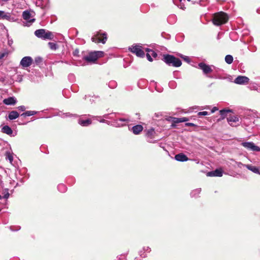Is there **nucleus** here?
Masks as SVG:
<instances>
[{
    "label": "nucleus",
    "instance_id": "1",
    "mask_svg": "<svg viewBox=\"0 0 260 260\" xmlns=\"http://www.w3.org/2000/svg\"><path fill=\"white\" fill-rule=\"evenodd\" d=\"M229 20L228 15L223 12H219L214 14L212 22L216 26H220L225 23Z\"/></svg>",
    "mask_w": 260,
    "mask_h": 260
},
{
    "label": "nucleus",
    "instance_id": "2",
    "mask_svg": "<svg viewBox=\"0 0 260 260\" xmlns=\"http://www.w3.org/2000/svg\"><path fill=\"white\" fill-rule=\"evenodd\" d=\"M163 58L164 61L169 66L179 67L182 64L181 60L172 55L165 54Z\"/></svg>",
    "mask_w": 260,
    "mask_h": 260
},
{
    "label": "nucleus",
    "instance_id": "3",
    "mask_svg": "<svg viewBox=\"0 0 260 260\" xmlns=\"http://www.w3.org/2000/svg\"><path fill=\"white\" fill-rule=\"evenodd\" d=\"M35 36L38 38L42 40H52L54 38V35L51 31L47 30L45 29H37L34 32Z\"/></svg>",
    "mask_w": 260,
    "mask_h": 260
},
{
    "label": "nucleus",
    "instance_id": "4",
    "mask_svg": "<svg viewBox=\"0 0 260 260\" xmlns=\"http://www.w3.org/2000/svg\"><path fill=\"white\" fill-rule=\"evenodd\" d=\"M107 40V36L106 32L101 33L100 31H97L94 36L91 38V41L95 43H102L104 44Z\"/></svg>",
    "mask_w": 260,
    "mask_h": 260
},
{
    "label": "nucleus",
    "instance_id": "5",
    "mask_svg": "<svg viewBox=\"0 0 260 260\" xmlns=\"http://www.w3.org/2000/svg\"><path fill=\"white\" fill-rule=\"evenodd\" d=\"M128 50L133 53L135 54L138 57L143 58L145 56V53L142 50L141 45L136 44L129 47Z\"/></svg>",
    "mask_w": 260,
    "mask_h": 260
},
{
    "label": "nucleus",
    "instance_id": "6",
    "mask_svg": "<svg viewBox=\"0 0 260 260\" xmlns=\"http://www.w3.org/2000/svg\"><path fill=\"white\" fill-rule=\"evenodd\" d=\"M31 14L30 12L27 10L24 11L22 13L23 18L26 20V22H23V25L25 26H29L35 21V18L30 19Z\"/></svg>",
    "mask_w": 260,
    "mask_h": 260
},
{
    "label": "nucleus",
    "instance_id": "7",
    "mask_svg": "<svg viewBox=\"0 0 260 260\" xmlns=\"http://www.w3.org/2000/svg\"><path fill=\"white\" fill-rule=\"evenodd\" d=\"M241 145L247 149L248 150H251L253 151L259 152L260 151V147L257 146H256L253 142H242Z\"/></svg>",
    "mask_w": 260,
    "mask_h": 260
},
{
    "label": "nucleus",
    "instance_id": "8",
    "mask_svg": "<svg viewBox=\"0 0 260 260\" xmlns=\"http://www.w3.org/2000/svg\"><path fill=\"white\" fill-rule=\"evenodd\" d=\"M129 120L127 118H119L114 119L113 121L110 122V124L114 127H122L126 125L123 122H128Z\"/></svg>",
    "mask_w": 260,
    "mask_h": 260
},
{
    "label": "nucleus",
    "instance_id": "9",
    "mask_svg": "<svg viewBox=\"0 0 260 260\" xmlns=\"http://www.w3.org/2000/svg\"><path fill=\"white\" fill-rule=\"evenodd\" d=\"M82 59L87 62H94L98 59V57L95 53L91 51L88 55L83 56Z\"/></svg>",
    "mask_w": 260,
    "mask_h": 260
},
{
    "label": "nucleus",
    "instance_id": "10",
    "mask_svg": "<svg viewBox=\"0 0 260 260\" xmlns=\"http://www.w3.org/2000/svg\"><path fill=\"white\" fill-rule=\"evenodd\" d=\"M199 69L202 70L204 74H208L211 73L213 70L211 68V66L206 64L205 63L202 62L198 64Z\"/></svg>",
    "mask_w": 260,
    "mask_h": 260
},
{
    "label": "nucleus",
    "instance_id": "11",
    "mask_svg": "<svg viewBox=\"0 0 260 260\" xmlns=\"http://www.w3.org/2000/svg\"><path fill=\"white\" fill-rule=\"evenodd\" d=\"M33 61L32 58L30 56H25L22 58L20 64L23 68L29 67Z\"/></svg>",
    "mask_w": 260,
    "mask_h": 260
},
{
    "label": "nucleus",
    "instance_id": "12",
    "mask_svg": "<svg viewBox=\"0 0 260 260\" xmlns=\"http://www.w3.org/2000/svg\"><path fill=\"white\" fill-rule=\"evenodd\" d=\"M249 79L244 76H239L235 80L234 83L237 84L243 85L249 82Z\"/></svg>",
    "mask_w": 260,
    "mask_h": 260
},
{
    "label": "nucleus",
    "instance_id": "13",
    "mask_svg": "<svg viewBox=\"0 0 260 260\" xmlns=\"http://www.w3.org/2000/svg\"><path fill=\"white\" fill-rule=\"evenodd\" d=\"M223 175V171L221 169H217L214 171L209 172L207 173L208 176L210 177H221Z\"/></svg>",
    "mask_w": 260,
    "mask_h": 260
},
{
    "label": "nucleus",
    "instance_id": "14",
    "mask_svg": "<svg viewBox=\"0 0 260 260\" xmlns=\"http://www.w3.org/2000/svg\"><path fill=\"white\" fill-rule=\"evenodd\" d=\"M17 103L16 99L14 96H10L3 100V103L6 105H14Z\"/></svg>",
    "mask_w": 260,
    "mask_h": 260
},
{
    "label": "nucleus",
    "instance_id": "15",
    "mask_svg": "<svg viewBox=\"0 0 260 260\" xmlns=\"http://www.w3.org/2000/svg\"><path fill=\"white\" fill-rule=\"evenodd\" d=\"M78 124L82 126L87 127L92 123V121L90 119H83L80 118L78 120Z\"/></svg>",
    "mask_w": 260,
    "mask_h": 260
},
{
    "label": "nucleus",
    "instance_id": "16",
    "mask_svg": "<svg viewBox=\"0 0 260 260\" xmlns=\"http://www.w3.org/2000/svg\"><path fill=\"white\" fill-rule=\"evenodd\" d=\"M175 159L177 161H181V162H184L187 161L189 159L187 157V156L184 154V153H180L179 154H176L175 156Z\"/></svg>",
    "mask_w": 260,
    "mask_h": 260
},
{
    "label": "nucleus",
    "instance_id": "17",
    "mask_svg": "<svg viewBox=\"0 0 260 260\" xmlns=\"http://www.w3.org/2000/svg\"><path fill=\"white\" fill-rule=\"evenodd\" d=\"M143 129V126L141 125L137 124L132 127V132L135 135H138L140 132L142 131Z\"/></svg>",
    "mask_w": 260,
    "mask_h": 260
},
{
    "label": "nucleus",
    "instance_id": "18",
    "mask_svg": "<svg viewBox=\"0 0 260 260\" xmlns=\"http://www.w3.org/2000/svg\"><path fill=\"white\" fill-rule=\"evenodd\" d=\"M1 132L3 133L6 134L8 135L11 136L13 134L12 128L8 125H5L2 127Z\"/></svg>",
    "mask_w": 260,
    "mask_h": 260
},
{
    "label": "nucleus",
    "instance_id": "19",
    "mask_svg": "<svg viewBox=\"0 0 260 260\" xmlns=\"http://www.w3.org/2000/svg\"><path fill=\"white\" fill-rule=\"evenodd\" d=\"M240 165H243L245 167H246L249 170L252 171L253 173L256 174L258 172V168L255 166L250 165H243L241 162L239 163Z\"/></svg>",
    "mask_w": 260,
    "mask_h": 260
},
{
    "label": "nucleus",
    "instance_id": "20",
    "mask_svg": "<svg viewBox=\"0 0 260 260\" xmlns=\"http://www.w3.org/2000/svg\"><path fill=\"white\" fill-rule=\"evenodd\" d=\"M11 18V15L9 13L5 12L3 11L0 10V19L10 20Z\"/></svg>",
    "mask_w": 260,
    "mask_h": 260
},
{
    "label": "nucleus",
    "instance_id": "21",
    "mask_svg": "<svg viewBox=\"0 0 260 260\" xmlns=\"http://www.w3.org/2000/svg\"><path fill=\"white\" fill-rule=\"evenodd\" d=\"M19 116V114L16 111H12L9 113L8 118L12 120L16 119Z\"/></svg>",
    "mask_w": 260,
    "mask_h": 260
},
{
    "label": "nucleus",
    "instance_id": "22",
    "mask_svg": "<svg viewBox=\"0 0 260 260\" xmlns=\"http://www.w3.org/2000/svg\"><path fill=\"white\" fill-rule=\"evenodd\" d=\"M201 192V188H199L194 189L190 192V197L191 198H197L199 197V194H200Z\"/></svg>",
    "mask_w": 260,
    "mask_h": 260
},
{
    "label": "nucleus",
    "instance_id": "23",
    "mask_svg": "<svg viewBox=\"0 0 260 260\" xmlns=\"http://www.w3.org/2000/svg\"><path fill=\"white\" fill-rule=\"evenodd\" d=\"M61 118H64L67 117H71L76 118L78 117L79 116L76 114H72L69 112L68 113H63L62 114L60 115Z\"/></svg>",
    "mask_w": 260,
    "mask_h": 260
},
{
    "label": "nucleus",
    "instance_id": "24",
    "mask_svg": "<svg viewBox=\"0 0 260 260\" xmlns=\"http://www.w3.org/2000/svg\"><path fill=\"white\" fill-rule=\"evenodd\" d=\"M231 112H232V110H230V109L227 110V109H224L221 110L219 111V113L220 115V119H223L227 116V114L228 113Z\"/></svg>",
    "mask_w": 260,
    "mask_h": 260
},
{
    "label": "nucleus",
    "instance_id": "25",
    "mask_svg": "<svg viewBox=\"0 0 260 260\" xmlns=\"http://www.w3.org/2000/svg\"><path fill=\"white\" fill-rule=\"evenodd\" d=\"M188 120V119L186 117H181V118H177L174 117L173 118V122L175 123H179L180 122H185Z\"/></svg>",
    "mask_w": 260,
    "mask_h": 260
},
{
    "label": "nucleus",
    "instance_id": "26",
    "mask_svg": "<svg viewBox=\"0 0 260 260\" xmlns=\"http://www.w3.org/2000/svg\"><path fill=\"white\" fill-rule=\"evenodd\" d=\"M155 134V129H154V128L152 127V128L147 130L146 137V138H150L151 137H154V136Z\"/></svg>",
    "mask_w": 260,
    "mask_h": 260
},
{
    "label": "nucleus",
    "instance_id": "27",
    "mask_svg": "<svg viewBox=\"0 0 260 260\" xmlns=\"http://www.w3.org/2000/svg\"><path fill=\"white\" fill-rule=\"evenodd\" d=\"M229 123L230 122H236L239 121V117L237 116H230L227 118Z\"/></svg>",
    "mask_w": 260,
    "mask_h": 260
},
{
    "label": "nucleus",
    "instance_id": "28",
    "mask_svg": "<svg viewBox=\"0 0 260 260\" xmlns=\"http://www.w3.org/2000/svg\"><path fill=\"white\" fill-rule=\"evenodd\" d=\"M93 118L96 119L97 120H98L101 123H105L108 125L110 124V121L106 120L105 119H102V116H92Z\"/></svg>",
    "mask_w": 260,
    "mask_h": 260
},
{
    "label": "nucleus",
    "instance_id": "29",
    "mask_svg": "<svg viewBox=\"0 0 260 260\" xmlns=\"http://www.w3.org/2000/svg\"><path fill=\"white\" fill-rule=\"evenodd\" d=\"M57 189L58 191H60V192H64L67 190V187L63 184H59L57 186Z\"/></svg>",
    "mask_w": 260,
    "mask_h": 260
},
{
    "label": "nucleus",
    "instance_id": "30",
    "mask_svg": "<svg viewBox=\"0 0 260 260\" xmlns=\"http://www.w3.org/2000/svg\"><path fill=\"white\" fill-rule=\"evenodd\" d=\"M48 45L50 49L52 50H56L58 48L57 44L54 42H49Z\"/></svg>",
    "mask_w": 260,
    "mask_h": 260
},
{
    "label": "nucleus",
    "instance_id": "31",
    "mask_svg": "<svg viewBox=\"0 0 260 260\" xmlns=\"http://www.w3.org/2000/svg\"><path fill=\"white\" fill-rule=\"evenodd\" d=\"M225 61L228 64H231L233 61V57L231 55H226L225 57Z\"/></svg>",
    "mask_w": 260,
    "mask_h": 260
},
{
    "label": "nucleus",
    "instance_id": "32",
    "mask_svg": "<svg viewBox=\"0 0 260 260\" xmlns=\"http://www.w3.org/2000/svg\"><path fill=\"white\" fill-rule=\"evenodd\" d=\"M3 194H4V195L3 196L0 195V199H8L10 196L8 189H5L3 192Z\"/></svg>",
    "mask_w": 260,
    "mask_h": 260
},
{
    "label": "nucleus",
    "instance_id": "33",
    "mask_svg": "<svg viewBox=\"0 0 260 260\" xmlns=\"http://www.w3.org/2000/svg\"><path fill=\"white\" fill-rule=\"evenodd\" d=\"M6 158L8 159L11 164H12L13 160V157L9 152H6Z\"/></svg>",
    "mask_w": 260,
    "mask_h": 260
},
{
    "label": "nucleus",
    "instance_id": "34",
    "mask_svg": "<svg viewBox=\"0 0 260 260\" xmlns=\"http://www.w3.org/2000/svg\"><path fill=\"white\" fill-rule=\"evenodd\" d=\"M27 116H30L37 114L39 112L36 111H25Z\"/></svg>",
    "mask_w": 260,
    "mask_h": 260
},
{
    "label": "nucleus",
    "instance_id": "35",
    "mask_svg": "<svg viewBox=\"0 0 260 260\" xmlns=\"http://www.w3.org/2000/svg\"><path fill=\"white\" fill-rule=\"evenodd\" d=\"M113 115H115V113H110V114H106L105 115H104L102 117L104 118H106V119H113Z\"/></svg>",
    "mask_w": 260,
    "mask_h": 260
},
{
    "label": "nucleus",
    "instance_id": "36",
    "mask_svg": "<svg viewBox=\"0 0 260 260\" xmlns=\"http://www.w3.org/2000/svg\"><path fill=\"white\" fill-rule=\"evenodd\" d=\"M35 61L37 64H39L42 62V58L40 56H38L35 58Z\"/></svg>",
    "mask_w": 260,
    "mask_h": 260
},
{
    "label": "nucleus",
    "instance_id": "37",
    "mask_svg": "<svg viewBox=\"0 0 260 260\" xmlns=\"http://www.w3.org/2000/svg\"><path fill=\"white\" fill-rule=\"evenodd\" d=\"M94 52L95 53V54L97 56L98 59L100 57H102L104 55V52H103V51H94Z\"/></svg>",
    "mask_w": 260,
    "mask_h": 260
},
{
    "label": "nucleus",
    "instance_id": "38",
    "mask_svg": "<svg viewBox=\"0 0 260 260\" xmlns=\"http://www.w3.org/2000/svg\"><path fill=\"white\" fill-rule=\"evenodd\" d=\"M109 87L111 88H114L116 86V83L115 81H111L109 83Z\"/></svg>",
    "mask_w": 260,
    "mask_h": 260
},
{
    "label": "nucleus",
    "instance_id": "39",
    "mask_svg": "<svg viewBox=\"0 0 260 260\" xmlns=\"http://www.w3.org/2000/svg\"><path fill=\"white\" fill-rule=\"evenodd\" d=\"M147 141L150 143H154L157 142V140H153V137H151L150 138H146Z\"/></svg>",
    "mask_w": 260,
    "mask_h": 260
},
{
    "label": "nucleus",
    "instance_id": "40",
    "mask_svg": "<svg viewBox=\"0 0 260 260\" xmlns=\"http://www.w3.org/2000/svg\"><path fill=\"white\" fill-rule=\"evenodd\" d=\"M73 55L74 56H79V50L78 49H76L73 52Z\"/></svg>",
    "mask_w": 260,
    "mask_h": 260
},
{
    "label": "nucleus",
    "instance_id": "41",
    "mask_svg": "<svg viewBox=\"0 0 260 260\" xmlns=\"http://www.w3.org/2000/svg\"><path fill=\"white\" fill-rule=\"evenodd\" d=\"M198 115L199 116H206L208 115V112L207 111L199 112Z\"/></svg>",
    "mask_w": 260,
    "mask_h": 260
},
{
    "label": "nucleus",
    "instance_id": "42",
    "mask_svg": "<svg viewBox=\"0 0 260 260\" xmlns=\"http://www.w3.org/2000/svg\"><path fill=\"white\" fill-rule=\"evenodd\" d=\"M115 260H126V257L124 255H121L119 256H117L116 259Z\"/></svg>",
    "mask_w": 260,
    "mask_h": 260
},
{
    "label": "nucleus",
    "instance_id": "43",
    "mask_svg": "<svg viewBox=\"0 0 260 260\" xmlns=\"http://www.w3.org/2000/svg\"><path fill=\"white\" fill-rule=\"evenodd\" d=\"M146 57H147V59H148V60H149V61L151 62L153 61V59H152V57L151 56L150 53H146Z\"/></svg>",
    "mask_w": 260,
    "mask_h": 260
},
{
    "label": "nucleus",
    "instance_id": "44",
    "mask_svg": "<svg viewBox=\"0 0 260 260\" xmlns=\"http://www.w3.org/2000/svg\"><path fill=\"white\" fill-rule=\"evenodd\" d=\"M150 55L151 57H153L154 58H156L157 56L156 52H155L154 51L152 50H151V51H150Z\"/></svg>",
    "mask_w": 260,
    "mask_h": 260
},
{
    "label": "nucleus",
    "instance_id": "45",
    "mask_svg": "<svg viewBox=\"0 0 260 260\" xmlns=\"http://www.w3.org/2000/svg\"><path fill=\"white\" fill-rule=\"evenodd\" d=\"M18 109L21 111H24L26 109V108L24 106H20L18 107Z\"/></svg>",
    "mask_w": 260,
    "mask_h": 260
},
{
    "label": "nucleus",
    "instance_id": "46",
    "mask_svg": "<svg viewBox=\"0 0 260 260\" xmlns=\"http://www.w3.org/2000/svg\"><path fill=\"white\" fill-rule=\"evenodd\" d=\"M218 110V108H217V107H213V108L212 109L211 112L212 113H214L215 111H217Z\"/></svg>",
    "mask_w": 260,
    "mask_h": 260
},
{
    "label": "nucleus",
    "instance_id": "47",
    "mask_svg": "<svg viewBox=\"0 0 260 260\" xmlns=\"http://www.w3.org/2000/svg\"><path fill=\"white\" fill-rule=\"evenodd\" d=\"M181 57L183 58L184 60H185L186 61H187L188 62L190 61L189 59L188 56H182Z\"/></svg>",
    "mask_w": 260,
    "mask_h": 260
},
{
    "label": "nucleus",
    "instance_id": "48",
    "mask_svg": "<svg viewBox=\"0 0 260 260\" xmlns=\"http://www.w3.org/2000/svg\"><path fill=\"white\" fill-rule=\"evenodd\" d=\"M13 40L12 39H8V44L9 46H11V45L13 44Z\"/></svg>",
    "mask_w": 260,
    "mask_h": 260
},
{
    "label": "nucleus",
    "instance_id": "49",
    "mask_svg": "<svg viewBox=\"0 0 260 260\" xmlns=\"http://www.w3.org/2000/svg\"><path fill=\"white\" fill-rule=\"evenodd\" d=\"M158 146H159L160 147L162 148L164 150H166V149H165V146H164V144H162V143H159V144H158Z\"/></svg>",
    "mask_w": 260,
    "mask_h": 260
},
{
    "label": "nucleus",
    "instance_id": "50",
    "mask_svg": "<svg viewBox=\"0 0 260 260\" xmlns=\"http://www.w3.org/2000/svg\"><path fill=\"white\" fill-rule=\"evenodd\" d=\"M175 84V83L174 82V81H172V82H170L169 83V86L171 87H173L174 86V84Z\"/></svg>",
    "mask_w": 260,
    "mask_h": 260
},
{
    "label": "nucleus",
    "instance_id": "51",
    "mask_svg": "<svg viewBox=\"0 0 260 260\" xmlns=\"http://www.w3.org/2000/svg\"><path fill=\"white\" fill-rule=\"evenodd\" d=\"M144 50H145V51L147 53H150V51H151V50H152L151 49H149V48H145Z\"/></svg>",
    "mask_w": 260,
    "mask_h": 260
},
{
    "label": "nucleus",
    "instance_id": "52",
    "mask_svg": "<svg viewBox=\"0 0 260 260\" xmlns=\"http://www.w3.org/2000/svg\"><path fill=\"white\" fill-rule=\"evenodd\" d=\"M7 54L6 53H3L0 54V58H2L5 56V55Z\"/></svg>",
    "mask_w": 260,
    "mask_h": 260
},
{
    "label": "nucleus",
    "instance_id": "53",
    "mask_svg": "<svg viewBox=\"0 0 260 260\" xmlns=\"http://www.w3.org/2000/svg\"><path fill=\"white\" fill-rule=\"evenodd\" d=\"M144 249L145 250H146V251H148V252H150V248H149V247H146V248L145 247V248H144Z\"/></svg>",
    "mask_w": 260,
    "mask_h": 260
},
{
    "label": "nucleus",
    "instance_id": "54",
    "mask_svg": "<svg viewBox=\"0 0 260 260\" xmlns=\"http://www.w3.org/2000/svg\"><path fill=\"white\" fill-rule=\"evenodd\" d=\"M186 125L187 126H194L195 125L193 123H186Z\"/></svg>",
    "mask_w": 260,
    "mask_h": 260
},
{
    "label": "nucleus",
    "instance_id": "55",
    "mask_svg": "<svg viewBox=\"0 0 260 260\" xmlns=\"http://www.w3.org/2000/svg\"><path fill=\"white\" fill-rule=\"evenodd\" d=\"M21 116L26 117L27 116V115L26 114V112H24L22 114H21Z\"/></svg>",
    "mask_w": 260,
    "mask_h": 260
},
{
    "label": "nucleus",
    "instance_id": "56",
    "mask_svg": "<svg viewBox=\"0 0 260 260\" xmlns=\"http://www.w3.org/2000/svg\"><path fill=\"white\" fill-rule=\"evenodd\" d=\"M257 172H257V173H256V174H259V175H260V168H259H259H258V171H257Z\"/></svg>",
    "mask_w": 260,
    "mask_h": 260
},
{
    "label": "nucleus",
    "instance_id": "57",
    "mask_svg": "<svg viewBox=\"0 0 260 260\" xmlns=\"http://www.w3.org/2000/svg\"><path fill=\"white\" fill-rule=\"evenodd\" d=\"M209 108H210L209 106H206V108H205V109H209Z\"/></svg>",
    "mask_w": 260,
    "mask_h": 260
},
{
    "label": "nucleus",
    "instance_id": "58",
    "mask_svg": "<svg viewBox=\"0 0 260 260\" xmlns=\"http://www.w3.org/2000/svg\"><path fill=\"white\" fill-rule=\"evenodd\" d=\"M3 1H4V2H7L9 0H2Z\"/></svg>",
    "mask_w": 260,
    "mask_h": 260
},
{
    "label": "nucleus",
    "instance_id": "59",
    "mask_svg": "<svg viewBox=\"0 0 260 260\" xmlns=\"http://www.w3.org/2000/svg\"><path fill=\"white\" fill-rule=\"evenodd\" d=\"M192 3L195 4V3H196V2L195 1H192Z\"/></svg>",
    "mask_w": 260,
    "mask_h": 260
},
{
    "label": "nucleus",
    "instance_id": "60",
    "mask_svg": "<svg viewBox=\"0 0 260 260\" xmlns=\"http://www.w3.org/2000/svg\"><path fill=\"white\" fill-rule=\"evenodd\" d=\"M187 1H188V2H189V1H190L191 0H187Z\"/></svg>",
    "mask_w": 260,
    "mask_h": 260
}]
</instances>
